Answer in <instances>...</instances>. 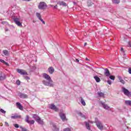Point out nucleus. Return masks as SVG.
Returning <instances> with one entry per match:
<instances>
[{
  "mask_svg": "<svg viewBox=\"0 0 131 131\" xmlns=\"http://www.w3.org/2000/svg\"><path fill=\"white\" fill-rule=\"evenodd\" d=\"M42 76L43 78L46 79V80H43L42 83L44 85H46L47 86H51L52 88L54 87V82L53 80H52V78L50 76V75H48V74L44 73L42 74Z\"/></svg>",
  "mask_w": 131,
  "mask_h": 131,
  "instance_id": "f257e3e1",
  "label": "nucleus"
},
{
  "mask_svg": "<svg viewBox=\"0 0 131 131\" xmlns=\"http://www.w3.org/2000/svg\"><path fill=\"white\" fill-rule=\"evenodd\" d=\"M95 122L96 123V126H97L98 128H99V129H100V130H103L104 129V126H103V124L101 121L98 119V118H95Z\"/></svg>",
  "mask_w": 131,
  "mask_h": 131,
  "instance_id": "f03ea898",
  "label": "nucleus"
},
{
  "mask_svg": "<svg viewBox=\"0 0 131 131\" xmlns=\"http://www.w3.org/2000/svg\"><path fill=\"white\" fill-rule=\"evenodd\" d=\"M39 10H46L48 8V5L45 2H40L38 6Z\"/></svg>",
  "mask_w": 131,
  "mask_h": 131,
  "instance_id": "7ed1b4c3",
  "label": "nucleus"
},
{
  "mask_svg": "<svg viewBox=\"0 0 131 131\" xmlns=\"http://www.w3.org/2000/svg\"><path fill=\"white\" fill-rule=\"evenodd\" d=\"M13 20L14 23H15L17 26H19V27H22V23L20 22V18L17 17H13Z\"/></svg>",
  "mask_w": 131,
  "mask_h": 131,
  "instance_id": "20e7f679",
  "label": "nucleus"
},
{
  "mask_svg": "<svg viewBox=\"0 0 131 131\" xmlns=\"http://www.w3.org/2000/svg\"><path fill=\"white\" fill-rule=\"evenodd\" d=\"M16 71L21 75H28V73H27V72H26V71H25L24 70L17 69Z\"/></svg>",
  "mask_w": 131,
  "mask_h": 131,
  "instance_id": "39448f33",
  "label": "nucleus"
},
{
  "mask_svg": "<svg viewBox=\"0 0 131 131\" xmlns=\"http://www.w3.org/2000/svg\"><path fill=\"white\" fill-rule=\"evenodd\" d=\"M25 121L26 122H27V123H28L29 124H31V125L34 124V122H35L34 120H32L30 121L29 120V116H28V115L26 116V118Z\"/></svg>",
  "mask_w": 131,
  "mask_h": 131,
  "instance_id": "423d86ee",
  "label": "nucleus"
},
{
  "mask_svg": "<svg viewBox=\"0 0 131 131\" xmlns=\"http://www.w3.org/2000/svg\"><path fill=\"white\" fill-rule=\"evenodd\" d=\"M18 96L20 99H28V95L21 92L18 93Z\"/></svg>",
  "mask_w": 131,
  "mask_h": 131,
  "instance_id": "0eeeda50",
  "label": "nucleus"
},
{
  "mask_svg": "<svg viewBox=\"0 0 131 131\" xmlns=\"http://www.w3.org/2000/svg\"><path fill=\"white\" fill-rule=\"evenodd\" d=\"M50 109H52V110H55L56 112H58L59 111V108L57 107L54 104H51L49 107Z\"/></svg>",
  "mask_w": 131,
  "mask_h": 131,
  "instance_id": "6e6552de",
  "label": "nucleus"
},
{
  "mask_svg": "<svg viewBox=\"0 0 131 131\" xmlns=\"http://www.w3.org/2000/svg\"><path fill=\"white\" fill-rule=\"evenodd\" d=\"M104 75H105L106 77H109V76L111 75V74L110 73V71H109V70H108V69L107 68H105L104 69Z\"/></svg>",
  "mask_w": 131,
  "mask_h": 131,
  "instance_id": "1a4fd4ad",
  "label": "nucleus"
},
{
  "mask_svg": "<svg viewBox=\"0 0 131 131\" xmlns=\"http://www.w3.org/2000/svg\"><path fill=\"white\" fill-rule=\"evenodd\" d=\"M100 103L101 105H102L104 109H105L106 110H108V109H110V107L108 106V105L106 104L105 102H103V101H100Z\"/></svg>",
  "mask_w": 131,
  "mask_h": 131,
  "instance_id": "9d476101",
  "label": "nucleus"
},
{
  "mask_svg": "<svg viewBox=\"0 0 131 131\" xmlns=\"http://www.w3.org/2000/svg\"><path fill=\"white\" fill-rule=\"evenodd\" d=\"M11 118L12 119H17L18 118L21 119V118H22V116L21 115H18V114H15L14 116H12Z\"/></svg>",
  "mask_w": 131,
  "mask_h": 131,
  "instance_id": "9b49d317",
  "label": "nucleus"
},
{
  "mask_svg": "<svg viewBox=\"0 0 131 131\" xmlns=\"http://www.w3.org/2000/svg\"><path fill=\"white\" fill-rule=\"evenodd\" d=\"M59 116L62 121H65L66 119V115H65V114L60 113Z\"/></svg>",
  "mask_w": 131,
  "mask_h": 131,
  "instance_id": "f8f14e48",
  "label": "nucleus"
},
{
  "mask_svg": "<svg viewBox=\"0 0 131 131\" xmlns=\"http://www.w3.org/2000/svg\"><path fill=\"white\" fill-rule=\"evenodd\" d=\"M16 106L19 110H21V111H23V106H22V104H21L20 102H16Z\"/></svg>",
  "mask_w": 131,
  "mask_h": 131,
  "instance_id": "ddd939ff",
  "label": "nucleus"
},
{
  "mask_svg": "<svg viewBox=\"0 0 131 131\" xmlns=\"http://www.w3.org/2000/svg\"><path fill=\"white\" fill-rule=\"evenodd\" d=\"M48 71L50 74H53V72H55V69L53 67H50L48 68Z\"/></svg>",
  "mask_w": 131,
  "mask_h": 131,
  "instance_id": "4468645a",
  "label": "nucleus"
},
{
  "mask_svg": "<svg viewBox=\"0 0 131 131\" xmlns=\"http://www.w3.org/2000/svg\"><path fill=\"white\" fill-rule=\"evenodd\" d=\"M59 6H63V7H67V4L63 1H59L57 3Z\"/></svg>",
  "mask_w": 131,
  "mask_h": 131,
  "instance_id": "2eb2a0df",
  "label": "nucleus"
},
{
  "mask_svg": "<svg viewBox=\"0 0 131 131\" xmlns=\"http://www.w3.org/2000/svg\"><path fill=\"white\" fill-rule=\"evenodd\" d=\"M6 75L3 74L2 73H0V80H5L6 78Z\"/></svg>",
  "mask_w": 131,
  "mask_h": 131,
  "instance_id": "dca6fc26",
  "label": "nucleus"
},
{
  "mask_svg": "<svg viewBox=\"0 0 131 131\" xmlns=\"http://www.w3.org/2000/svg\"><path fill=\"white\" fill-rule=\"evenodd\" d=\"M33 116V118H34V119H35V120L36 121H37V120H38L40 117H39L36 114H33L32 115Z\"/></svg>",
  "mask_w": 131,
  "mask_h": 131,
  "instance_id": "f3484780",
  "label": "nucleus"
},
{
  "mask_svg": "<svg viewBox=\"0 0 131 131\" xmlns=\"http://www.w3.org/2000/svg\"><path fill=\"white\" fill-rule=\"evenodd\" d=\"M36 122H37L38 124H40L41 125H43V124H45L43 120H41L40 118L36 121Z\"/></svg>",
  "mask_w": 131,
  "mask_h": 131,
  "instance_id": "a211bd4d",
  "label": "nucleus"
},
{
  "mask_svg": "<svg viewBox=\"0 0 131 131\" xmlns=\"http://www.w3.org/2000/svg\"><path fill=\"white\" fill-rule=\"evenodd\" d=\"M124 104L126 106H130L131 107V100H125Z\"/></svg>",
  "mask_w": 131,
  "mask_h": 131,
  "instance_id": "6ab92c4d",
  "label": "nucleus"
},
{
  "mask_svg": "<svg viewBox=\"0 0 131 131\" xmlns=\"http://www.w3.org/2000/svg\"><path fill=\"white\" fill-rule=\"evenodd\" d=\"M94 5V3L92 2L91 0H88L87 2V5L88 7H92Z\"/></svg>",
  "mask_w": 131,
  "mask_h": 131,
  "instance_id": "aec40b11",
  "label": "nucleus"
},
{
  "mask_svg": "<svg viewBox=\"0 0 131 131\" xmlns=\"http://www.w3.org/2000/svg\"><path fill=\"white\" fill-rule=\"evenodd\" d=\"M85 124L87 129L91 130V126H90V123L88 122H85Z\"/></svg>",
  "mask_w": 131,
  "mask_h": 131,
  "instance_id": "412c9836",
  "label": "nucleus"
},
{
  "mask_svg": "<svg viewBox=\"0 0 131 131\" xmlns=\"http://www.w3.org/2000/svg\"><path fill=\"white\" fill-rule=\"evenodd\" d=\"M94 79H95V81H96V82H100V81H101V79L99 77H98V76H94Z\"/></svg>",
  "mask_w": 131,
  "mask_h": 131,
  "instance_id": "4be33fe9",
  "label": "nucleus"
},
{
  "mask_svg": "<svg viewBox=\"0 0 131 131\" xmlns=\"http://www.w3.org/2000/svg\"><path fill=\"white\" fill-rule=\"evenodd\" d=\"M0 62H1V63H3V64H5V65H6V66H9V63L6 62L4 59L0 58Z\"/></svg>",
  "mask_w": 131,
  "mask_h": 131,
  "instance_id": "5701e85b",
  "label": "nucleus"
},
{
  "mask_svg": "<svg viewBox=\"0 0 131 131\" xmlns=\"http://www.w3.org/2000/svg\"><path fill=\"white\" fill-rule=\"evenodd\" d=\"M113 4L117 5L120 3V0H112Z\"/></svg>",
  "mask_w": 131,
  "mask_h": 131,
  "instance_id": "b1692460",
  "label": "nucleus"
},
{
  "mask_svg": "<svg viewBox=\"0 0 131 131\" xmlns=\"http://www.w3.org/2000/svg\"><path fill=\"white\" fill-rule=\"evenodd\" d=\"M3 53L5 56H8L9 54V51L8 50H3Z\"/></svg>",
  "mask_w": 131,
  "mask_h": 131,
  "instance_id": "393cba45",
  "label": "nucleus"
},
{
  "mask_svg": "<svg viewBox=\"0 0 131 131\" xmlns=\"http://www.w3.org/2000/svg\"><path fill=\"white\" fill-rule=\"evenodd\" d=\"M81 99V104L83 105V106H85V102L82 97H80Z\"/></svg>",
  "mask_w": 131,
  "mask_h": 131,
  "instance_id": "a878e982",
  "label": "nucleus"
},
{
  "mask_svg": "<svg viewBox=\"0 0 131 131\" xmlns=\"http://www.w3.org/2000/svg\"><path fill=\"white\" fill-rule=\"evenodd\" d=\"M36 16L38 18L39 20L41 18V15H40V13L38 12L36 13Z\"/></svg>",
  "mask_w": 131,
  "mask_h": 131,
  "instance_id": "bb28decb",
  "label": "nucleus"
},
{
  "mask_svg": "<svg viewBox=\"0 0 131 131\" xmlns=\"http://www.w3.org/2000/svg\"><path fill=\"white\" fill-rule=\"evenodd\" d=\"M78 115H79V116H81V117H82L83 118H85V116L82 114V113L81 112H79L78 113Z\"/></svg>",
  "mask_w": 131,
  "mask_h": 131,
  "instance_id": "cd10ccee",
  "label": "nucleus"
},
{
  "mask_svg": "<svg viewBox=\"0 0 131 131\" xmlns=\"http://www.w3.org/2000/svg\"><path fill=\"white\" fill-rule=\"evenodd\" d=\"M50 6L51 7V8H53V9L54 10H55V9L57 10V9H58V5H57L55 6L50 5Z\"/></svg>",
  "mask_w": 131,
  "mask_h": 131,
  "instance_id": "c85d7f7f",
  "label": "nucleus"
},
{
  "mask_svg": "<svg viewBox=\"0 0 131 131\" xmlns=\"http://www.w3.org/2000/svg\"><path fill=\"white\" fill-rule=\"evenodd\" d=\"M98 95L99 97H104V96L105 95L103 92L98 93Z\"/></svg>",
  "mask_w": 131,
  "mask_h": 131,
  "instance_id": "c756f323",
  "label": "nucleus"
},
{
  "mask_svg": "<svg viewBox=\"0 0 131 131\" xmlns=\"http://www.w3.org/2000/svg\"><path fill=\"white\" fill-rule=\"evenodd\" d=\"M108 77H110V79H111L112 80H114L115 79V76H113V75H110V76H108Z\"/></svg>",
  "mask_w": 131,
  "mask_h": 131,
  "instance_id": "7c9ffc66",
  "label": "nucleus"
},
{
  "mask_svg": "<svg viewBox=\"0 0 131 131\" xmlns=\"http://www.w3.org/2000/svg\"><path fill=\"white\" fill-rule=\"evenodd\" d=\"M53 128L54 129V131H59V128L57 127V126L54 125Z\"/></svg>",
  "mask_w": 131,
  "mask_h": 131,
  "instance_id": "2f4dec72",
  "label": "nucleus"
},
{
  "mask_svg": "<svg viewBox=\"0 0 131 131\" xmlns=\"http://www.w3.org/2000/svg\"><path fill=\"white\" fill-rule=\"evenodd\" d=\"M0 112H1V113H3V114H6V111L3 110V108H1L0 109Z\"/></svg>",
  "mask_w": 131,
  "mask_h": 131,
  "instance_id": "473e14b6",
  "label": "nucleus"
},
{
  "mask_svg": "<svg viewBox=\"0 0 131 131\" xmlns=\"http://www.w3.org/2000/svg\"><path fill=\"white\" fill-rule=\"evenodd\" d=\"M16 83L17 85H20V84H21V82L20 81V80H17L16 81Z\"/></svg>",
  "mask_w": 131,
  "mask_h": 131,
  "instance_id": "72a5a7b5",
  "label": "nucleus"
},
{
  "mask_svg": "<svg viewBox=\"0 0 131 131\" xmlns=\"http://www.w3.org/2000/svg\"><path fill=\"white\" fill-rule=\"evenodd\" d=\"M2 24L3 25H8V23L7 21H3L1 22Z\"/></svg>",
  "mask_w": 131,
  "mask_h": 131,
  "instance_id": "f704fd0d",
  "label": "nucleus"
},
{
  "mask_svg": "<svg viewBox=\"0 0 131 131\" xmlns=\"http://www.w3.org/2000/svg\"><path fill=\"white\" fill-rule=\"evenodd\" d=\"M20 128H21V131H27V129H26V128H24L20 126Z\"/></svg>",
  "mask_w": 131,
  "mask_h": 131,
  "instance_id": "c9c22d12",
  "label": "nucleus"
},
{
  "mask_svg": "<svg viewBox=\"0 0 131 131\" xmlns=\"http://www.w3.org/2000/svg\"><path fill=\"white\" fill-rule=\"evenodd\" d=\"M13 126L15 127L16 128H19V124H14Z\"/></svg>",
  "mask_w": 131,
  "mask_h": 131,
  "instance_id": "e433bc0d",
  "label": "nucleus"
},
{
  "mask_svg": "<svg viewBox=\"0 0 131 131\" xmlns=\"http://www.w3.org/2000/svg\"><path fill=\"white\" fill-rule=\"evenodd\" d=\"M63 131H71V129L70 128H66L63 129Z\"/></svg>",
  "mask_w": 131,
  "mask_h": 131,
  "instance_id": "4c0bfd02",
  "label": "nucleus"
},
{
  "mask_svg": "<svg viewBox=\"0 0 131 131\" xmlns=\"http://www.w3.org/2000/svg\"><path fill=\"white\" fill-rule=\"evenodd\" d=\"M25 79H26V80H29V79H30V78L29 76H25L24 77Z\"/></svg>",
  "mask_w": 131,
  "mask_h": 131,
  "instance_id": "58836bf2",
  "label": "nucleus"
},
{
  "mask_svg": "<svg viewBox=\"0 0 131 131\" xmlns=\"http://www.w3.org/2000/svg\"><path fill=\"white\" fill-rule=\"evenodd\" d=\"M121 51L123 52L124 55H125V51H124V50L123 49V48H121Z\"/></svg>",
  "mask_w": 131,
  "mask_h": 131,
  "instance_id": "ea45409f",
  "label": "nucleus"
},
{
  "mask_svg": "<svg viewBox=\"0 0 131 131\" xmlns=\"http://www.w3.org/2000/svg\"><path fill=\"white\" fill-rule=\"evenodd\" d=\"M107 83H108V84H110V85H111L112 83V82L111 80H108L107 81Z\"/></svg>",
  "mask_w": 131,
  "mask_h": 131,
  "instance_id": "a19ab883",
  "label": "nucleus"
},
{
  "mask_svg": "<svg viewBox=\"0 0 131 131\" xmlns=\"http://www.w3.org/2000/svg\"><path fill=\"white\" fill-rule=\"evenodd\" d=\"M118 78L119 80H120V81L122 80V77H121V76H118Z\"/></svg>",
  "mask_w": 131,
  "mask_h": 131,
  "instance_id": "79ce46f5",
  "label": "nucleus"
},
{
  "mask_svg": "<svg viewBox=\"0 0 131 131\" xmlns=\"http://www.w3.org/2000/svg\"><path fill=\"white\" fill-rule=\"evenodd\" d=\"M39 20H40V21H41V22H42V23L43 24H46V22H45V21H43V19H42V18H41V19H40Z\"/></svg>",
  "mask_w": 131,
  "mask_h": 131,
  "instance_id": "37998d69",
  "label": "nucleus"
},
{
  "mask_svg": "<svg viewBox=\"0 0 131 131\" xmlns=\"http://www.w3.org/2000/svg\"><path fill=\"white\" fill-rule=\"evenodd\" d=\"M121 83H123V84H124L125 83V81H124V80L122 79L121 81H120Z\"/></svg>",
  "mask_w": 131,
  "mask_h": 131,
  "instance_id": "c03bdc74",
  "label": "nucleus"
},
{
  "mask_svg": "<svg viewBox=\"0 0 131 131\" xmlns=\"http://www.w3.org/2000/svg\"><path fill=\"white\" fill-rule=\"evenodd\" d=\"M5 126H6L9 127L10 126L9 125V123H8L7 122H5Z\"/></svg>",
  "mask_w": 131,
  "mask_h": 131,
  "instance_id": "a18cd8bd",
  "label": "nucleus"
},
{
  "mask_svg": "<svg viewBox=\"0 0 131 131\" xmlns=\"http://www.w3.org/2000/svg\"><path fill=\"white\" fill-rule=\"evenodd\" d=\"M75 62H76L77 63H79V59H76L75 60Z\"/></svg>",
  "mask_w": 131,
  "mask_h": 131,
  "instance_id": "49530a36",
  "label": "nucleus"
},
{
  "mask_svg": "<svg viewBox=\"0 0 131 131\" xmlns=\"http://www.w3.org/2000/svg\"><path fill=\"white\" fill-rule=\"evenodd\" d=\"M128 70L129 74H131V68H129Z\"/></svg>",
  "mask_w": 131,
  "mask_h": 131,
  "instance_id": "de8ad7c7",
  "label": "nucleus"
},
{
  "mask_svg": "<svg viewBox=\"0 0 131 131\" xmlns=\"http://www.w3.org/2000/svg\"><path fill=\"white\" fill-rule=\"evenodd\" d=\"M5 30L6 32L9 31V29H8L7 28H5Z\"/></svg>",
  "mask_w": 131,
  "mask_h": 131,
  "instance_id": "09e8293b",
  "label": "nucleus"
},
{
  "mask_svg": "<svg viewBox=\"0 0 131 131\" xmlns=\"http://www.w3.org/2000/svg\"><path fill=\"white\" fill-rule=\"evenodd\" d=\"M128 46H129V47H131V42H128Z\"/></svg>",
  "mask_w": 131,
  "mask_h": 131,
  "instance_id": "8fccbe9b",
  "label": "nucleus"
},
{
  "mask_svg": "<svg viewBox=\"0 0 131 131\" xmlns=\"http://www.w3.org/2000/svg\"><path fill=\"white\" fill-rule=\"evenodd\" d=\"M22 1H24L25 2H30V1L31 0H22Z\"/></svg>",
  "mask_w": 131,
  "mask_h": 131,
  "instance_id": "3c124183",
  "label": "nucleus"
},
{
  "mask_svg": "<svg viewBox=\"0 0 131 131\" xmlns=\"http://www.w3.org/2000/svg\"><path fill=\"white\" fill-rule=\"evenodd\" d=\"M86 45H88V43L85 42V43H84V47H85V46H86Z\"/></svg>",
  "mask_w": 131,
  "mask_h": 131,
  "instance_id": "603ef678",
  "label": "nucleus"
},
{
  "mask_svg": "<svg viewBox=\"0 0 131 131\" xmlns=\"http://www.w3.org/2000/svg\"><path fill=\"white\" fill-rule=\"evenodd\" d=\"M85 60H86V61H90V60H89V59H88V58H85Z\"/></svg>",
  "mask_w": 131,
  "mask_h": 131,
  "instance_id": "864d4df0",
  "label": "nucleus"
}]
</instances>
